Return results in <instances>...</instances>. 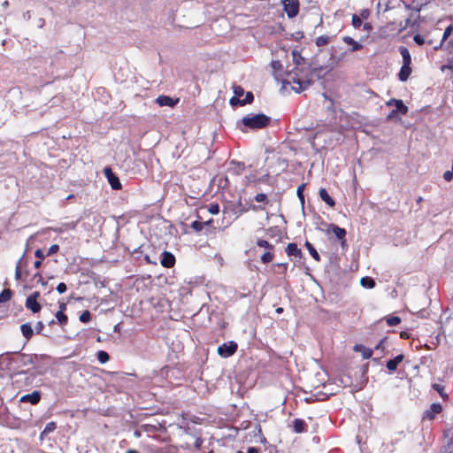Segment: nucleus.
I'll list each match as a JSON object with an SVG mask.
<instances>
[{
    "instance_id": "obj_56",
    "label": "nucleus",
    "mask_w": 453,
    "mask_h": 453,
    "mask_svg": "<svg viewBox=\"0 0 453 453\" xmlns=\"http://www.w3.org/2000/svg\"><path fill=\"white\" fill-rule=\"evenodd\" d=\"M35 256L39 259V260H42L44 257H45V254L43 253V251L40 249L36 250L35 252Z\"/></svg>"
},
{
    "instance_id": "obj_61",
    "label": "nucleus",
    "mask_w": 453,
    "mask_h": 453,
    "mask_svg": "<svg viewBox=\"0 0 453 453\" xmlns=\"http://www.w3.org/2000/svg\"><path fill=\"white\" fill-rule=\"evenodd\" d=\"M40 296H41V295H40V292L35 291V292H34L33 294H31L29 296H27V298H30V299H33V300L37 301V300H38V298L40 297Z\"/></svg>"
},
{
    "instance_id": "obj_7",
    "label": "nucleus",
    "mask_w": 453,
    "mask_h": 453,
    "mask_svg": "<svg viewBox=\"0 0 453 453\" xmlns=\"http://www.w3.org/2000/svg\"><path fill=\"white\" fill-rule=\"evenodd\" d=\"M105 177L108 180L111 187L114 190L121 189V183L119 177L112 172L111 168L107 166L104 169Z\"/></svg>"
},
{
    "instance_id": "obj_60",
    "label": "nucleus",
    "mask_w": 453,
    "mask_h": 453,
    "mask_svg": "<svg viewBox=\"0 0 453 453\" xmlns=\"http://www.w3.org/2000/svg\"><path fill=\"white\" fill-rule=\"evenodd\" d=\"M411 25V19H405V22H404V25L403 26H401V28H400V31H403L404 29H406L408 27H410Z\"/></svg>"
},
{
    "instance_id": "obj_10",
    "label": "nucleus",
    "mask_w": 453,
    "mask_h": 453,
    "mask_svg": "<svg viewBox=\"0 0 453 453\" xmlns=\"http://www.w3.org/2000/svg\"><path fill=\"white\" fill-rule=\"evenodd\" d=\"M41 400V392L40 391H34L31 394L24 395L20 397L19 402L22 403H29L32 405L37 404Z\"/></svg>"
},
{
    "instance_id": "obj_18",
    "label": "nucleus",
    "mask_w": 453,
    "mask_h": 453,
    "mask_svg": "<svg viewBox=\"0 0 453 453\" xmlns=\"http://www.w3.org/2000/svg\"><path fill=\"white\" fill-rule=\"evenodd\" d=\"M342 41L347 43L348 45L352 46L351 51H357L363 49V45L357 42H356L352 37L350 36H344L342 38Z\"/></svg>"
},
{
    "instance_id": "obj_51",
    "label": "nucleus",
    "mask_w": 453,
    "mask_h": 453,
    "mask_svg": "<svg viewBox=\"0 0 453 453\" xmlns=\"http://www.w3.org/2000/svg\"><path fill=\"white\" fill-rule=\"evenodd\" d=\"M387 340H388V338H387V337H384L383 339H381V340L379 342V343L375 346V349H376V350L380 349V350H382V351H383V350H384V348H385L384 343L387 342Z\"/></svg>"
},
{
    "instance_id": "obj_50",
    "label": "nucleus",
    "mask_w": 453,
    "mask_h": 453,
    "mask_svg": "<svg viewBox=\"0 0 453 453\" xmlns=\"http://www.w3.org/2000/svg\"><path fill=\"white\" fill-rule=\"evenodd\" d=\"M57 291L59 293V294H63L66 291L67 289V287L65 285V283L64 282H60L57 288H56Z\"/></svg>"
},
{
    "instance_id": "obj_11",
    "label": "nucleus",
    "mask_w": 453,
    "mask_h": 453,
    "mask_svg": "<svg viewBox=\"0 0 453 453\" xmlns=\"http://www.w3.org/2000/svg\"><path fill=\"white\" fill-rule=\"evenodd\" d=\"M388 106H395V111L402 115H405L408 112V107L403 104L401 99H390L386 103Z\"/></svg>"
},
{
    "instance_id": "obj_13",
    "label": "nucleus",
    "mask_w": 453,
    "mask_h": 453,
    "mask_svg": "<svg viewBox=\"0 0 453 453\" xmlns=\"http://www.w3.org/2000/svg\"><path fill=\"white\" fill-rule=\"evenodd\" d=\"M286 253L289 257H295L301 258L303 257V253L301 249H299L296 245V243L291 242L288 243L286 248Z\"/></svg>"
},
{
    "instance_id": "obj_46",
    "label": "nucleus",
    "mask_w": 453,
    "mask_h": 453,
    "mask_svg": "<svg viewBox=\"0 0 453 453\" xmlns=\"http://www.w3.org/2000/svg\"><path fill=\"white\" fill-rule=\"evenodd\" d=\"M234 96L240 98V96H243L244 89L241 86H234Z\"/></svg>"
},
{
    "instance_id": "obj_40",
    "label": "nucleus",
    "mask_w": 453,
    "mask_h": 453,
    "mask_svg": "<svg viewBox=\"0 0 453 453\" xmlns=\"http://www.w3.org/2000/svg\"><path fill=\"white\" fill-rule=\"evenodd\" d=\"M141 428L147 433H154L157 431V427L154 425L144 424L141 426Z\"/></svg>"
},
{
    "instance_id": "obj_28",
    "label": "nucleus",
    "mask_w": 453,
    "mask_h": 453,
    "mask_svg": "<svg viewBox=\"0 0 453 453\" xmlns=\"http://www.w3.org/2000/svg\"><path fill=\"white\" fill-rule=\"evenodd\" d=\"M55 317L61 326H65L68 322V317L65 314V312H62V311H57Z\"/></svg>"
},
{
    "instance_id": "obj_48",
    "label": "nucleus",
    "mask_w": 453,
    "mask_h": 453,
    "mask_svg": "<svg viewBox=\"0 0 453 453\" xmlns=\"http://www.w3.org/2000/svg\"><path fill=\"white\" fill-rule=\"evenodd\" d=\"M58 250H59V246L58 244H53L48 250L46 256H51V255L57 253Z\"/></svg>"
},
{
    "instance_id": "obj_31",
    "label": "nucleus",
    "mask_w": 453,
    "mask_h": 453,
    "mask_svg": "<svg viewBox=\"0 0 453 453\" xmlns=\"http://www.w3.org/2000/svg\"><path fill=\"white\" fill-rule=\"evenodd\" d=\"M386 322L389 326H395L401 323V319L397 316L387 317Z\"/></svg>"
},
{
    "instance_id": "obj_58",
    "label": "nucleus",
    "mask_w": 453,
    "mask_h": 453,
    "mask_svg": "<svg viewBox=\"0 0 453 453\" xmlns=\"http://www.w3.org/2000/svg\"><path fill=\"white\" fill-rule=\"evenodd\" d=\"M230 104L233 105V106L241 105V99L236 97V96H233L230 99Z\"/></svg>"
},
{
    "instance_id": "obj_32",
    "label": "nucleus",
    "mask_w": 453,
    "mask_h": 453,
    "mask_svg": "<svg viewBox=\"0 0 453 453\" xmlns=\"http://www.w3.org/2000/svg\"><path fill=\"white\" fill-rule=\"evenodd\" d=\"M432 388L440 394V395L442 397V399L448 398V395L446 393H444L443 386L434 383L432 385Z\"/></svg>"
},
{
    "instance_id": "obj_44",
    "label": "nucleus",
    "mask_w": 453,
    "mask_h": 453,
    "mask_svg": "<svg viewBox=\"0 0 453 453\" xmlns=\"http://www.w3.org/2000/svg\"><path fill=\"white\" fill-rule=\"evenodd\" d=\"M22 263H23V258H21L19 261V263H18V265L16 266V271H15V278H16V280H19L20 277H21V269H20V267L22 265Z\"/></svg>"
},
{
    "instance_id": "obj_29",
    "label": "nucleus",
    "mask_w": 453,
    "mask_h": 453,
    "mask_svg": "<svg viewBox=\"0 0 453 453\" xmlns=\"http://www.w3.org/2000/svg\"><path fill=\"white\" fill-rule=\"evenodd\" d=\"M96 357H97V360L101 364H104L107 361H109V359H110L109 354L104 350H99L96 354Z\"/></svg>"
},
{
    "instance_id": "obj_14",
    "label": "nucleus",
    "mask_w": 453,
    "mask_h": 453,
    "mask_svg": "<svg viewBox=\"0 0 453 453\" xmlns=\"http://www.w3.org/2000/svg\"><path fill=\"white\" fill-rule=\"evenodd\" d=\"M404 356L403 354L397 355L393 359H389L387 362V368L389 372H395L397 369L398 365L403 360Z\"/></svg>"
},
{
    "instance_id": "obj_52",
    "label": "nucleus",
    "mask_w": 453,
    "mask_h": 453,
    "mask_svg": "<svg viewBox=\"0 0 453 453\" xmlns=\"http://www.w3.org/2000/svg\"><path fill=\"white\" fill-rule=\"evenodd\" d=\"M44 324L42 321H38L35 325V331L38 334H42Z\"/></svg>"
},
{
    "instance_id": "obj_47",
    "label": "nucleus",
    "mask_w": 453,
    "mask_h": 453,
    "mask_svg": "<svg viewBox=\"0 0 453 453\" xmlns=\"http://www.w3.org/2000/svg\"><path fill=\"white\" fill-rule=\"evenodd\" d=\"M211 214H218L219 212V205L218 203H211L208 209Z\"/></svg>"
},
{
    "instance_id": "obj_9",
    "label": "nucleus",
    "mask_w": 453,
    "mask_h": 453,
    "mask_svg": "<svg viewBox=\"0 0 453 453\" xmlns=\"http://www.w3.org/2000/svg\"><path fill=\"white\" fill-rule=\"evenodd\" d=\"M175 262V257L172 252L165 250L161 254L160 264L162 266L165 268H172L174 266Z\"/></svg>"
},
{
    "instance_id": "obj_45",
    "label": "nucleus",
    "mask_w": 453,
    "mask_h": 453,
    "mask_svg": "<svg viewBox=\"0 0 453 453\" xmlns=\"http://www.w3.org/2000/svg\"><path fill=\"white\" fill-rule=\"evenodd\" d=\"M453 32V25H449L446 27L443 36H442V42L445 41Z\"/></svg>"
},
{
    "instance_id": "obj_34",
    "label": "nucleus",
    "mask_w": 453,
    "mask_h": 453,
    "mask_svg": "<svg viewBox=\"0 0 453 453\" xmlns=\"http://www.w3.org/2000/svg\"><path fill=\"white\" fill-rule=\"evenodd\" d=\"M80 321L82 323H88L91 320V313L89 311H84L79 318Z\"/></svg>"
},
{
    "instance_id": "obj_20",
    "label": "nucleus",
    "mask_w": 453,
    "mask_h": 453,
    "mask_svg": "<svg viewBox=\"0 0 453 453\" xmlns=\"http://www.w3.org/2000/svg\"><path fill=\"white\" fill-rule=\"evenodd\" d=\"M20 330H21V333H22L23 336L27 341L30 340L32 338V336L34 335L33 328L31 326V324H29V323H26V324L21 325Z\"/></svg>"
},
{
    "instance_id": "obj_42",
    "label": "nucleus",
    "mask_w": 453,
    "mask_h": 453,
    "mask_svg": "<svg viewBox=\"0 0 453 453\" xmlns=\"http://www.w3.org/2000/svg\"><path fill=\"white\" fill-rule=\"evenodd\" d=\"M352 26L355 27V28H358L361 27L362 25V19H360V17H358L357 15H353L352 17Z\"/></svg>"
},
{
    "instance_id": "obj_33",
    "label": "nucleus",
    "mask_w": 453,
    "mask_h": 453,
    "mask_svg": "<svg viewBox=\"0 0 453 453\" xmlns=\"http://www.w3.org/2000/svg\"><path fill=\"white\" fill-rule=\"evenodd\" d=\"M257 245L261 248H265L268 250H273L274 249V246L268 242L266 240H257Z\"/></svg>"
},
{
    "instance_id": "obj_21",
    "label": "nucleus",
    "mask_w": 453,
    "mask_h": 453,
    "mask_svg": "<svg viewBox=\"0 0 453 453\" xmlns=\"http://www.w3.org/2000/svg\"><path fill=\"white\" fill-rule=\"evenodd\" d=\"M400 54L403 58V65H411V57L408 50V49L404 46H401L399 48Z\"/></svg>"
},
{
    "instance_id": "obj_6",
    "label": "nucleus",
    "mask_w": 453,
    "mask_h": 453,
    "mask_svg": "<svg viewBox=\"0 0 453 453\" xmlns=\"http://www.w3.org/2000/svg\"><path fill=\"white\" fill-rule=\"evenodd\" d=\"M288 18H295L299 12V0H281Z\"/></svg>"
},
{
    "instance_id": "obj_23",
    "label": "nucleus",
    "mask_w": 453,
    "mask_h": 453,
    "mask_svg": "<svg viewBox=\"0 0 453 453\" xmlns=\"http://www.w3.org/2000/svg\"><path fill=\"white\" fill-rule=\"evenodd\" d=\"M304 246L306 247V249L309 250L311 256L318 262H319L321 260L320 258V256L319 254L318 253V251L316 250V249L313 247V245L306 241L305 243H304Z\"/></svg>"
},
{
    "instance_id": "obj_16",
    "label": "nucleus",
    "mask_w": 453,
    "mask_h": 453,
    "mask_svg": "<svg viewBox=\"0 0 453 453\" xmlns=\"http://www.w3.org/2000/svg\"><path fill=\"white\" fill-rule=\"evenodd\" d=\"M25 305L27 309L30 310L33 313H37L42 309V306L38 301L30 298H27Z\"/></svg>"
},
{
    "instance_id": "obj_53",
    "label": "nucleus",
    "mask_w": 453,
    "mask_h": 453,
    "mask_svg": "<svg viewBox=\"0 0 453 453\" xmlns=\"http://www.w3.org/2000/svg\"><path fill=\"white\" fill-rule=\"evenodd\" d=\"M271 65L274 71H278L282 68V65H281L280 61H279V60L273 61Z\"/></svg>"
},
{
    "instance_id": "obj_36",
    "label": "nucleus",
    "mask_w": 453,
    "mask_h": 453,
    "mask_svg": "<svg viewBox=\"0 0 453 453\" xmlns=\"http://www.w3.org/2000/svg\"><path fill=\"white\" fill-rule=\"evenodd\" d=\"M57 428V424L56 422L54 421H51L50 423H48L45 426V428L43 429L44 430V434H50L52 433L53 431H55Z\"/></svg>"
},
{
    "instance_id": "obj_62",
    "label": "nucleus",
    "mask_w": 453,
    "mask_h": 453,
    "mask_svg": "<svg viewBox=\"0 0 453 453\" xmlns=\"http://www.w3.org/2000/svg\"><path fill=\"white\" fill-rule=\"evenodd\" d=\"M276 266L282 269V273H285L288 270V264L287 263H281V264H276Z\"/></svg>"
},
{
    "instance_id": "obj_57",
    "label": "nucleus",
    "mask_w": 453,
    "mask_h": 453,
    "mask_svg": "<svg viewBox=\"0 0 453 453\" xmlns=\"http://www.w3.org/2000/svg\"><path fill=\"white\" fill-rule=\"evenodd\" d=\"M443 178L446 181H450L453 178V173L451 171H446L443 173Z\"/></svg>"
},
{
    "instance_id": "obj_63",
    "label": "nucleus",
    "mask_w": 453,
    "mask_h": 453,
    "mask_svg": "<svg viewBox=\"0 0 453 453\" xmlns=\"http://www.w3.org/2000/svg\"><path fill=\"white\" fill-rule=\"evenodd\" d=\"M323 70V67L320 66L319 68H313L311 70V73L317 74L319 77L320 76V72Z\"/></svg>"
},
{
    "instance_id": "obj_41",
    "label": "nucleus",
    "mask_w": 453,
    "mask_h": 453,
    "mask_svg": "<svg viewBox=\"0 0 453 453\" xmlns=\"http://www.w3.org/2000/svg\"><path fill=\"white\" fill-rule=\"evenodd\" d=\"M203 223V227L208 226V228H206V231H205L206 234H211L215 229V227L212 226L213 219H209Z\"/></svg>"
},
{
    "instance_id": "obj_5",
    "label": "nucleus",
    "mask_w": 453,
    "mask_h": 453,
    "mask_svg": "<svg viewBox=\"0 0 453 453\" xmlns=\"http://www.w3.org/2000/svg\"><path fill=\"white\" fill-rule=\"evenodd\" d=\"M333 232L336 238L341 242L342 249L347 248V241L345 239L347 232L344 228H342L334 224H329L327 233Z\"/></svg>"
},
{
    "instance_id": "obj_27",
    "label": "nucleus",
    "mask_w": 453,
    "mask_h": 453,
    "mask_svg": "<svg viewBox=\"0 0 453 453\" xmlns=\"http://www.w3.org/2000/svg\"><path fill=\"white\" fill-rule=\"evenodd\" d=\"M332 37L328 35H321L316 38V45L319 47L325 46L331 42Z\"/></svg>"
},
{
    "instance_id": "obj_8",
    "label": "nucleus",
    "mask_w": 453,
    "mask_h": 453,
    "mask_svg": "<svg viewBox=\"0 0 453 453\" xmlns=\"http://www.w3.org/2000/svg\"><path fill=\"white\" fill-rule=\"evenodd\" d=\"M441 411H442L441 404L439 403H434L431 404L430 408L424 412L422 418L433 420V419H434L436 414H439Z\"/></svg>"
},
{
    "instance_id": "obj_24",
    "label": "nucleus",
    "mask_w": 453,
    "mask_h": 453,
    "mask_svg": "<svg viewBox=\"0 0 453 453\" xmlns=\"http://www.w3.org/2000/svg\"><path fill=\"white\" fill-rule=\"evenodd\" d=\"M293 61L296 65V69H298V66L303 65L305 64V58L302 57V55L297 52L296 50H293Z\"/></svg>"
},
{
    "instance_id": "obj_38",
    "label": "nucleus",
    "mask_w": 453,
    "mask_h": 453,
    "mask_svg": "<svg viewBox=\"0 0 453 453\" xmlns=\"http://www.w3.org/2000/svg\"><path fill=\"white\" fill-rule=\"evenodd\" d=\"M304 187L305 185L304 184H302L300 185L298 188H297V196L298 198L300 199V202L302 203V205L303 206L304 204V196H303V189H304Z\"/></svg>"
},
{
    "instance_id": "obj_22",
    "label": "nucleus",
    "mask_w": 453,
    "mask_h": 453,
    "mask_svg": "<svg viewBox=\"0 0 453 453\" xmlns=\"http://www.w3.org/2000/svg\"><path fill=\"white\" fill-rule=\"evenodd\" d=\"M354 350L355 351H361L362 352V356L365 359H367V358H370L372 355V349H369V348H366L363 345H356L354 347Z\"/></svg>"
},
{
    "instance_id": "obj_59",
    "label": "nucleus",
    "mask_w": 453,
    "mask_h": 453,
    "mask_svg": "<svg viewBox=\"0 0 453 453\" xmlns=\"http://www.w3.org/2000/svg\"><path fill=\"white\" fill-rule=\"evenodd\" d=\"M266 232L271 237H273L276 235V233L279 232V230L276 227H270L266 230Z\"/></svg>"
},
{
    "instance_id": "obj_43",
    "label": "nucleus",
    "mask_w": 453,
    "mask_h": 453,
    "mask_svg": "<svg viewBox=\"0 0 453 453\" xmlns=\"http://www.w3.org/2000/svg\"><path fill=\"white\" fill-rule=\"evenodd\" d=\"M231 164L236 165L235 171L238 174L242 173L245 169L244 163L232 161Z\"/></svg>"
},
{
    "instance_id": "obj_2",
    "label": "nucleus",
    "mask_w": 453,
    "mask_h": 453,
    "mask_svg": "<svg viewBox=\"0 0 453 453\" xmlns=\"http://www.w3.org/2000/svg\"><path fill=\"white\" fill-rule=\"evenodd\" d=\"M14 355H16L17 357L15 358H12V360L16 362V363H19L20 364V365H32L33 367L35 369H38L40 368V362L41 360H43V359H49L50 357L48 355H38V354H32V355H29V354H24V353H19V352H14L13 353Z\"/></svg>"
},
{
    "instance_id": "obj_4",
    "label": "nucleus",
    "mask_w": 453,
    "mask_h": 453,
    "mask_svg": "<svg viewBox=\"0 0 453 453\" xmlns=\"http://www.w3.org/2000/svg\"><path fill=\"white\" fill-rule=\"evenodd\" d=\"M238 345L235 342L231 341L228 343H223L218 347V354L222 357H229L237 350Z\"/></svg>"
},
{
    "instance_id": "obj_26",
    "label": "nucleus",
    "mask_w": 453,
    "mask_h": 453,
    "mask_svg": "<svg viewBox=\"0 0 453 453\" xmlns=\"http://www.w3.org/2000/svg\"><path fill=\"white\" fill-rule=\"evenodd\" d=\"M12 296V291L10 288L4 289L0 294V303L8 302Z\"/></svg>"
},
{
    "instance_id": "obj_12",
    "label": "nucleus",
    "mask_w": 453,
    "mask_h": 453,
    "mask_svg": "<svg viewBox=\"0 0 453 453\" xmlns=\"http://www.w3.org/2000/svg\"><path fill=\"white\" fill-rule=\"evenodd\" d=\"M180 99L179 98H173L168 96H159L156 99V103L159 106H169V107H174L178 103Z\"/></svg>"
},
{
    "instance_id": "obj_25",
    "label": "nucleus",
    "mask_w": 453,
    "mask_h": 453,
    "mask_svg": "<svg viewBox=\"0 0 453 453\" xmlns=\"http://www.w3.org/2000/svg\"><path fill=\"white\" fill-rule=\"evenodd\" d=\"M360 284L366 288H373L375 287V281L371 277H363L360 280Z\"/></svg>"
},
{
    "instance_id": "obj_17",
    "label": "nucleus",
    "mask_w": 453,
    "mask_h": 453,
    "mask_svg": "<svg viewBox=\"0 0 453 453\" xmlns=\"http://www.w3.org/2000/svg\"><path fill=\"white\" fill-rule=\"evenodd\" d=\"M319 197L330 207L335 205L334 200L329 196L326 189L322 188L319 189Z\"/></svg>"
},
{
    "instance_id": "obj_37",
    "label": "nucleus",
    "mask_w": 453,
    "mask_h": 453,
    "mask_svg": "<svg viewBox=\"0 0 453 453\" xmlns=\"http://www.w3.org/2000/svg\"><path fill=\"white\" fill-rule=\"evenodd\" d=\"M191 227L196 231V232H200L203 230V223L202 221H199V220H195L191 223Z\"/></svg>"
},
{
    "instance_id": "obj_35",
    "label": "nucleus",
    "mask_w": 453,
    "mask_h": 453,
    "mask_svg": "<svg viewBox=\"0 0 453 453\" xmlns=\"http://www.w3.org/2000/svg\"><path fill=\"white\" fill-rule=\"evenodd\" d=\"M274 257V255L273 253L268 251V252H265L262 256H261V262L264 263V264H267V263H270L271 261H273Z\"/></svg>"
},
{
    "instance_id": "obj_55",
    "label": "nucleus",
    "mask_w": 453,
    "mask_h": 453,
    "mask_svg": "<svg viewBox=\"0 0 453 453\" xmlns=\"http://www.w3.org/2000/svg\"><path fill=\"white\" fill-rule=\"evenodd\" d=\"M34 279H37V282H40L42 286H46L47 282L43 280L40 273H37L34 275Z\"/></svg>"
},
{
    "instance_id": "obj_19",
    "label": "nucleus",
    "mask_w": 453,
    "mask_h": 453,
    "mask_svg": "<svg viewBox=\"0 0 453 453\" xmlns=\"http://www.w3.org/2000/svg\"><path fill=\"white\" fill-rule=\"evenodd\" d=\"M307 424L303 419L296 418L293 421V428L296 433H303L306 431Z\"/></svg>"
},
{
    "instance_id": "obj_15",
    "label": "nucleus",
    "mask_w": 453,
    "mask_h": 453,
    "mask_svg": "<svg viewBox=\"0 0 453 453\" xmlns=\"http://www.w3.org/2000/svg\"><path fill=\"white\" fill-rule=\"evenodd\" d=\"M411 73V65H403H403L400 69V72L398 73V79L401 81H406L409 79Z\"/></svg>"
},
{
    "instance_id": "obj_64",
    "label": "nucleus",
    "mask_w": 453,
    "mask_h": 453,
    "mask_svg": "<svg viewBox=\"0 0 453 453\" xmlns=\"http://www.w3.org/2000/svg\"><path fill=\"white\" fill-rule=\"evenodd\" d=\"M247 453H258V449L255 447H250Z\"/></svg>"
},
{
    "instance_id": "obj_1",
    "label": "nucleus",
    "mask_w": 453,
    "mask_h": 453,
    "mask_svg": "<svg viewBox=\"0 0 453 453\" xmlns=\"http://www.w3.org/2000/svg\"><path fill=\"white\" fill-rule=\"evenodd\" d=\"M271 118L264 113L248 114L239 122L237 127L243 133L248 130H257L267 127L271 123Z\"/></svg>"
},
{
    "instance_id": "obj_49",
    "label": "nucleus",
    "mask_w": 453,
    "mask_h": 453,
    "mask_svg": "<svg viewBox=\"0 0 453 453\" xmlns=\"http://www.w3.org/2000/svg\"><path fill=\"white\" fill-rule=\"evenodd\" d=\"M413 41L419 46L421 45H424L425 44V39L422 35H414L413 37Z\"/></svg>"
},
{
    "instance_id": "obj_39",
    "label": "nucleus",
    "mask_w": 453,
    "mask_h": 453,
    "mask_svg": "<svg viewBox=\"0 0 453 453\" xmlns=\"http://www.w3.org/2000/svg\"><path fill=\"white\" fill-rule=\"evenodd\" d=\"M255 200L257 203H265V204L269 203V200L267 199V196L264 193H259L255 196Z\"/></svg>"
},
{
    "instance_id": "obj_3",
    "label": "nucleus",
    "mask_w": 453,
    "mask_h": 453,
    "mask_svg": "<svg viewBox=\"0 0 453 453\" xmlns=\"http://www.w3.org/2000/svg\"><path fill=\"white\" fill-rule=\"evenodd\" d=\"M287 76L288 79L282 81L283 85L290 84V83H296L298 85V88H293V89L300 93L303 90H305L309 86L312 84V81L311 79H301L299 75L296 72H287Z\"/></svg>"
},
{
    "instance_id": "obj_54",
    "label": "nucleus",
    "mask_w": 453,
    "mask_h": 453,
    "mask_svg": "<svg viewBox=\"0 0 453 453\" xmlns=\"http://www.w3.org/2000/svg\"><path fill=\"white\" fill-rule=\"evenodd\" d=\"M397 114H398V111H395V109L392 110V111L388 113V115L387 116V120H388V121H389V120H393V119H395L396 118Z\"/></svg>"
},
{
    "instance_id": "obj_30",
    "label": "nucleus",
    "mask_w": 453,
    "mask_h": 453,
    "mask_svg": "<svg viewBox=\"0 0 453 453\" xmlns=\"http://www.w3.org/2000/svg\"><path fill=\"white\" fill-rule=\"evenodd\" d=\"M254 101V95L252 92L249 91L245 94V97L241 99V106L250 104Z\"/></svg>"
}]
</instances>
